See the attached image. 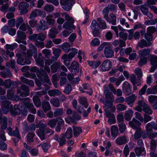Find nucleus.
Instances as JSON below:
<instances>
[{
  "instance_id": "nucleus-1",
  "label": "nucleus",
  "mask_w": 157,
  "mask_h": 157,
  "mask_svg": "<svg viewBox=\"0 0 157 157\" xmlns=\"http://www.w3.org/2000/svg\"><path fill=\"white\" fill-rule=\"evenodd\" d=\"M151 52V49L149 48H145L142 50L138 51L140 60L138 62V65L140 66H142L144 64L146 63L147 62V56L149 55Z\"/></svg>"
},
{
  "instance_id": "nucleus-2",
  "label": "nucleus",
  "mask_w": 157,
  "mask_h": 157,
  "mask_svg": "<svg viewBox=\"0 0 157 157\" xmlns=\"http://www.w3.org/2000/svg\"><path fill=\"white\" fill-rule=\"evenodd\" d=\"M11 115L15 116L19 115L21 113L24 115H26L27 112V108L24 106H22V103L19 104L18 107L14 106L12 109L10 110Z\"/></svg>"
},
{
  "instance_id": "nucleus-3",
  "label": "nucleus",
  "mask_w": 157,
  "mask_h": 157,
  "mask_svg": "<svg viewBox=\"0 0 157 157\" xmlns=\"http://www.w3.org/2000/svg\"><path fill=\"white\" fill-rule=\"evenodd\" d=\"M81 118V116L74 111L73 113L72 116H68L65 118V121L67 123L70 124L72 122L75 124H77V121L80 120Z\"/></svg>"
},
{
  "instance_id": "nucleus-4",
  "label": "nucleus",
  "mask_w": 157,
  "mask_h": 157,
  "mask_svg": "<svg viewBox=\"0 0 157 157\" xmlns=\"http://www.w3.org/2000/svg\"><path fill=\"white\" fill-rule=\"evenodd\" d=\"M90 27L92 30V33L94 37H99L100 36L99 30L98 28V23L97 21L93 20L92 21Z\"/></svg>"
},
{
  "instance_id": "nucleus-5",
  "label": "nucleus",
  "mask_w": 157,
  "mask_h": 157,
  "mask_svg": "<svg viewBox=\"0 0 157 157\" xmlns=\"http://www.w3.org/2000/svg\"><path fill=\"white\" fill-rule=\"evenodd\" d=\"M112 66V63L110 60L106 59L102 62L99 68H100L101 71H106L110 70Z\"/></svg>"
},
{
  "instance_id": "nucleus-6",
  "label": "nucleus",
  "mask_w": 157,
  "mask_h": 157,
  "mask_svg": "<svg viewBox=\"0 0 157 157\" xmlns=\"http://www.w3.org/2000/svg\"><path fill=\"white\" fill-rule=\"evenodd\" d=\"M79 89L82 93L86 92L90 96L91 95L93 94L92 89L88 84H83L82 85V87H80Z\"/></svg>"
},
{
  "instance_id": "nucleus-7",
  "label": "nucleus",
  "mask_w": 157,
  "mask_h": 157,
  "mask_svg": "<svg viewBox=\"0 0 157 157\" xmlns=\"http://www.w3.org/2000/svg\"><path fill=\"white\" fill-rule=\"evenodd\" d=\"M29 7L28 3L24 2H21L18 6V9L20 10L21 14L23 15L27 13Z\"/></svg>"
},
{
  "instance_id": "nucleus-8",
  "label": "nucleus",
  "mask_w": 157,
  "mask_h": 157,
  "mask_svg": "<svg viewBox=\"0 0 157 157\" xmlns=\"http://www.w3.org/2000/svg\"><path fill=\"white\" fill-rule=\"evenodd\" d=\"M29 46L30 48V50H28L26 53L24 52H21L20 54V56H24L28 58H29L32 55V51L34 50V51L36 52V48L35 47L33 44H29Z\"/></svg>"
},
{
  "instance_id": "nucleus-9",
  "label": "nucleus",
  "mask_w": 157,
  "mask_h": 157,
  "mask_svg": "<svg viewBox=\"0 0 157 157\" xmlns=\"http://www.w3.org/2000/svg\"><path fill=\"white\" fill-rule=\"evenodd\" d=\"M44 126H45L44 125L43 123H40L39 126V129L36 132L37 134L42 140L45 139V132L44 130V128H45Z\"/></svg>"
},
{
  "instance_id": "nucleus-10",
  "label": "nucleus",
  "mask_w": 157,
  "mask_h": 157,
  "mask_svg": "<svg viewBox=\"0 0 157 157\" xmlns=\"http://www.w3.org/2000/svg\"><path fill=\"white\" fill-rule=\"evenodd\" d=\"M60 4L63 6V8L66 11H69L71 8V4L70 0H60Z\"/></svg>"
},
{
  "instance_id": "nucleus-11",
  "label": "nucleus",
  "mask_w": 157,
  "mask_h": 157,
  "mask_svg": "<svg viewBox=\"0 0 157 157\" xmlns=\"http://www.w3.org/2000/svg\"><path fill=\"white\" fill-rule=\"evenodd\" d=\"M104 52L105 56L106 58H111L114 55L113 50L109 46L105 47Z\"/></svg>"
},
{
  "instance_id": "nucleus-12",
  "label": "nucleus",
  "mask_w": 157,
  "mask_h": 157,
  "mask_svg": "<svg viewBox=\"0 0 157 157\" xmlns=\"http://www.w3.org/2000/svg\"><path fill=\"white\" fill-rule=\"evenodd\" d=\"M54 138L55 140L59 142L60 146H63L66 143V140L63 134H61L60 137L58 135H55Z\"/></svg>"
},
{
  "instance_id": "nucleus-13",
  "label": "nucleus",
  "mask_w": 157,
  "mask_h": 157,
  "mask_svg": "<svg viewBox=\"0 0 157 157\" xmlns=\"http://www.w3.org/2000/svg\"><path fill=\"white\" fill-rule=\"evenodd\" d=\"M129 124L131 127L134 129H137L141 125V123L138 120L133 118L132 121H129Z\"/></svg>"
},
{
  "instance_id": "nucleus-14",
  "label": "nucleus",
  "mask_w": 157,
  "mask_h": 157,
  "mask_svg": "<svg viewBox=\"0 0 157 157\" xmlns=\"http://www.w3.org/2000/svg\"><path fill=\"white\" fill-rule=\"evenodd\" d=\"M148 100L154 109H157V96L150 95L148 97Z\"/></svg>"
},
{
  "instance_id": "nucleus-15",
  "label": "nucleus",
  "mask_w": 157,
  "mask_h": 157,
  "mask_svg": "<svg viewBox=\"0 0 157 157\" xmlns=\"http://www.w3.org/2000/svg\"><path fill=\"white\" fill-rule=\"evenodd\" d=\"M134 151L136 155L137 156H140L141 155L145 156L146 155V152L145 148L142 146L135 148Z\"/></svg>"
},
{
  "instance_id": "nucleus-16",
  "label": "nucleus",
  "mask_w": 157,
  "mask_h": 157,
  "mask_svg": "<svg viewBox=\"0 0 157 157\" xmlns=\"http://www.w3.org/2000/svg\"><path fill=\"white\" fill-rule=\"evenodd\" d=\"M137 98V97L134 94H132L130 96L126 97L125 99V102H127L128 105L132 107L135 101Z\"/></svg>"
},
{
  "instance_id": "nucleus-17",
  "label": "nucleus",
  "mask_w": 157,
  "mask_h": 157,
  "mask_svg": "<svg viewBox=\"0 0 157 157\" xmlns=\"http://www.w3.org/2000/svg\"><path fill=\"white\" fill-rule=\"evenodd\" d=\"M17 36L15 39L16 41L19 43L21 42V40H24L25 39L26 37L25 33L21 31H18L17 33Z\"/></svg>"
},
{
  "instance_id": "nucleus-18",
  "label": "nucleus",
  "mask_w": 157,
  "mask_h": 157,
  "mask_svg": "<svg viewBox=\"0 0 157 157\" xmlns=\"http://www.w3.org/2000/svg\"><path fill=\"white\" fill-rule=\"evenodd\" d=\"M61 65L62 64L60 62H57L53 64L51 66L52 72L54 73L56 72L57 71H60Z\"/></svg>"
},
{
  "instance_id": "nucleus-19",
  "label": "nucleus",
  "mask_w": 157,
  "mask_h": 157,
  "mask_svg": "<svg viewBox=\"0 0 157 157\" xmlns=\"http://www.w3.org/2000/svg\"><path fill=\"white\" fill-rule=\"evenodd\" d=\"M0 101L1 103L2 106L12 107V105H10L11 102L7 100L6 97L4 96H2L0 98Z\"/></svg>"
},
{
  "instance_id": "nucleus-20",
  "label": "nucleus",
  "mask_w": 157,
  "mask_h": 157,
  "mask_svg": "<svg viewBox=\"0 0 157 157\" xmlns=\"http://www.w3.org/2000/svg\"><path fill=\"white\" fill-rule=\"evenodd\" d=\"M98 23V26L99 28L105 29L107 28V26L105 21L101 18H98L97 19Z\"/></svg>"
},
{
  "instance_id": "nucleus-21",
  "label": "nucleus",
  "mask_w": 157,
  "mask_h": 157,
  "mask_svg": "<svg viewBox=\"0 0 157 157\" xmlns=\"http://www.w3.org/2000/svg\"><path fill=\"white\" fill-rule=\"evenodd\" d=\"M40 75V76H42L44 77V81L46 82L48 84H49L50 82V80L49 78V77L47 74L46 71L42 68H40L38 71Z\"/></svg>"
},
{
  "instance_id": "nucleus-22",
  "label": "nucleus",
  "mask_w": 157,
  "mask_h": 157,
  "mask_svg": "<svg viewBox=\"0 0 157 157\" xmlns=\"http://www.w3.org/2000/svg\"><path fill=\"white\" fill-rule=\"evenodd\" d=\"M105 19L106 21L109 23L113 25H115L116 24V17L114 14H110Z\"/></svg>"
},
{
  "instance_id": "nucleus-23",
  "label": "nucleus",
  "mask_w": 157,
  "mask_h": 157,
  "mask_svg": "<svg viewBox=\"0 0 157 157\" xmlns=\"http://www.w3.org/2000/svg\"><path fill=\"white\" fill-rule=\"evenodd\" d=\"M116 142L118 145H122L127 142V140L125 136H122L118 137L116 140Z\"/></svg>"
},
{
  "instance_id": "nucleus-24",
  "label": "nucleus",
  "mask_w": 157,
  "mask_h": 157,
  "mask_svg": "<svg viewBox=\"0 0 157 157\" xmlns=\"http://www.w3.org/2000/svg\"><path fill=\"white\" fill-rule=\"evenodd\" d=\"M152 45V43L150 41H147L144 39L140 40V42L138 43L137 46L141 48L151 46Z\"/></svg>"
},
{
  "instance_id": "nucleus-25",
  "label": "nucleus",
  "mask_w": 157,
  "mask_h": 157,
  "mask_svg": "<svg viewBox=\"0 0 157 157\" xmlns=\"http://www.w3.org/2000/svg\"><path fill=\"white\" fill-rule=\"evenodd\" d=\"M104 93L107 99L109 100H113L114 99V97L113 94L109 91L108 87H105Z\"/></svg>"
},
{
  "instance_id": "nucleus-26",
  "label": "nucleus",
  "mask_w": 157,
  "mask_h": 157,
  "mask_svg": "<svg viewBox=\"0 0 157 157\" xmlns=\"http://www.w3.org/2000/svg\"><path fill=\"white\" fill-rule=\"evenodd\" d=\"M138 105L135 108V109L140 112L142 111V108L147 104L144 101L140 100L138 102Z\"/></svg>"
},
{
  "instance_id": "nucleus-27",
  "label": "nucleus",
  "mask_w": 157,
  "mask_h": 157,
  "mask_svg": "<svg viewBox=\"0 0 157 157\" xmlns=\"http://www.w3.org/2000/svg\"><path fill=\"white\" fill-rule=\"evenodd\" d=\"M111 136L114 138L116 137L118 134V127L116 125H112L110 129Z\"/></svg>"
},
{
  "instance_id": "nucleus-28",
  "label": "nucleus",
  "mask_w": 157,
  "mask_h": 157,
  "mask_svg": "<svg viewBox=\"0 0 157 157\" xmlns=\"http://www.w3.org/2000/svg\"><path fill=\"white\" fill-rule=\"evenodd\" d=\"M88 65L92 67V68L96 69L98 67L101 63V61L100 60L94 61H88Z\"/></svg>"
},
{
  "instance_id": "nucleus-29",
  "label": "nucleus",
  "mask_w": 157,
  "mask_h": 157,
  "mask_svg": "<svg viewBox=\"0 0 157 157\" xmlns=\"http://www.w3.org/2000/svg\"><path fill=\"white\" fill-rule=\"evenodd\" d=\"M20 79L22 82L31 86L33 87L34 85V82L33 80H29L23 76L21 77Z\"/></svg>"
},
{
  "instance_id": "nucleus-30",
  "label": "nucleus",
  "mask_w": 157,
  "mask_h": 157,
  "mask_svg": "<svg viewBox=\"0 0 157 157\" xmlns=\"http://www.w3.org/2000/svg\"><path fill=\"white\" fill-rule=\"evenodd\" d=\"M133 112L132 109L126 111L124 114L125 119L127 121H130L133 116Z\"/></svg>"
},
{
  "instance_id": "nucleus-31",
  "label": "nucleus",
  "mask_w": 157,
  "mask_h": 157,
  "mask_svg": "<svg viewBox=\"0 0 157 157\" xmlns=\"http://www.w3.org/2000/svg\"><path fill=\"white\" fill-rule=\"evenodd\" d=\"M7 118L5 116H3L2 118L0 120V123L2 124L1 129L2 130H5L7 128Z\"/></svg>"
},
{
  "instance_id": "nucleus-32",
  "label": "nucleus",
  "mask_w": 157,
  "mask_h": 157,
  "mask_svg": "<svg viewBox=\"0 0 157 157\" xmlns=\"http://www.w3.org/2000/svg\"><path fill=\"white\" fill-rule=\"evenodd\" d=\"M58 33V31L56 28L53 27L50 30L48 36L50 38H53L56 37V35Z\"/></svg>"
},
{
  "instance_id": "nucleus-33",
  "label": "nucleus",
  "mask_w": 157,
  "mask_h": 157,
  "mask_svg": "<svg viewBox=\"0 0 157 157\" xmlns=\"http://www.w3.org/2000/svg\"><path fill=\"white\" fill-rule=\"evenodd\" d=\"M42 108L45 112L50 110L51 106L49 102L46 101L44 100L42 103Z\"/></svg>"
},
{
  "instance_id": "nucleus-34",
  "label": "nucleus",
  "mask_w": 157,
  "mask_h": 157,
  "mask_svg": "<svg viewBox=\"0 0 157 157\" xmlns=\"http://www.w3.org/2000/svg\"><path fill=\"white\" fill-rule=\"evenodd\" d=\"M72 128L74 136L75 137H78L80 133H82V131L80 127H76L73 126Z\"/></svg>"
},
{
  "instance_id": "nucleus-35",
  "label": "nucleus",
  "mask_w": 157,
  "mask_h": 157,
  "mask_svg": "<svg viewBox=\"0 0 157 157\" xmlns=\"http://www.w3.org/2000/svg\"><path fill=\"white\" fill-rule=\"evenodd\" d=\"M48 93L50 96H57L61 94L60 91L58 89L50 90L48 91Z\"/></svg>"
},
{
  "instance_id": "nucleus-36",
  "label": "nucleus",
  "mask_w": 157,
  "mask_h": 157,
  "mask_svg": "<svg viewBox=\"0 0 157 157\" xmlns=\"http://www.w3.org/2000/svg\"><path fill=\"white\" fill-rule=\"evenodd\" d=\"M142 134V131L141 127L138 128L136 129V131L134 135V138L135 140H138L141 138Z\"/></svg>"
},
{
  "instance_id": "nucleus-37",
  "label": "nucleus",
  "mask_w": 157,
  "mask_h": 157,
  "mask_svg": "<svg viewBox=\"0 0 157 157\" xmlns=\"http://www.w3.org/2000/svg\"><path fill=\"white\" fill-rule=\"evenodd\" d=\"M79 102L83 106L86 108H87L89 105L86 98L84 97H81L79 99Z\"/></svg>"
},
{
  "instance_id": "nucleus-38",
  "label": "nucleus",
  "mask_w": 157,
  "mask_h": 157,
  "mask_svg": "<svg viewBox=\"0 0 157 157\" xmlns=\"http://www.w3.org/2000/svg\"><path fill=\"white\" fill-rule=\"evenodd\" d=\"M52 17L53 16L52 14L48 15L46 17V22L49 25H53L55 23V21Z\"/></svg>"
},
{
  "instance_id": "nucleus-39",
  "label": "nucleus",
  "mask_w": 157,
  "mask_h": 157,
  "mask_svg": "<svg viewBox=\"0 0 157 157\" xmlns=\"http://www.w3.org/2000/svg\"><path fill=\"white\" fill-rule=\"evenodd\" d=\"M1 75L2 77L5 78H10L12 76L10 71L8 68L6 69V71H2L1 72Z\"/></svg>"
},
{
  "instance_id": "nucleus-40",
  "label": "nucleus",
  "mask_w": 157,
  "mask_h": 157,
  "mask_svg": "<svg viewBox=\"0 0 157 157\" xmlns=\"http://www.w3.org/2000/svg\"><path fill=\"white\" fill-rule=\"evenodd\" d=\"M70 46L68 42H65L62 45V48L66 53H67L71 51Z\"/></svg>"
},
{
  "instance_id": "nucleus-41",
  "label": "nucleus",
  "mask_w": 157,
  "mask_h": 157,
  "mask_svg": "<svg viewBox=\"0 0 157 157\" xmlns=\"http://www.w3.org/2000/svg\"><path fill=\"white\" fill-rule=\"evenodd\" d=\"M14 90L13 89H10L7 91V96L8 99L12 101H14Z\"/></svg>"
},
{
  "instance_id": "nucleus-42",
  "label": "nucleus",
  "mask_w": 157,
  "mask_h": 157,
  "mask_svg": "<svg viewBox=\"0 0 157 157\" xmlns=\"http://www.w3.org/2000/svg\"><path fill=\"white\" fill-rule=\"evenodd\" d=\"M149 58L151 65H157V56L155 55H150Z\"/></svg>"
},
{
  "instance_id": "nucleus-43",
  "label": "nucleus",
  "mask_w": 157,
  "mask_h": 157,
  "mask_svg": "<svg viewBox=\"0 0 157 157\" xmlns=\"http://www.w3.org/2000/svg\"><path fill=\"white\" fill-rule=\"evenodd\" d=\"M33 100L35 106L37 107H40L41 105V103L39 98L37 96H34L33 97Z\"/></svg>"
},
{
  "instance_id": "nucleus-44",
  "label": "nucleus",
  "mask_w": 157,
  "mask_h": 157,
  "mask_svg": "<svg viewBox=\"0 0 157 157\" xmlns=\"http://www.w3.org/2000/svg\"><path fill=\"white\" fill-rule=\"evenodd\" d=\"M153 124V121H152L150 123H148L146 125V131L147 134H148L149 132H151L152 131Z\"/></svg>"
},
{
  "instance_id": "nucleus-45",
  "label": "nucleus",
  "mask_w": 157,
  "mask_h": 157,
  "mask_svg": "<svg viewBox=\"0 0 157 157\" xmlns=\"http://www.w3.org/2000/svg\"><path fill=\"white\" fill-rule=\"evenodd\" d=\"M50 103L55 107H58L60 105L59 100L57 98L52 99L50 101Z\"/></svg>"
},
{
  "instance_id": "nucleus-46",
  "label": "nucleus",
  "mask_w": 157,
  "mask_h": 157,
  "mask_svg": "<svg viewBox=\"0 0 157 157\" xmlns=\"http://www.w3.org/2000/svg\"><path fill=\"white\" fill-rule=\"evenodd\" d=\"M6 46L7 51H9V50L13 51L17 48V44L16 43H14L11 44H6Z\"/></svg>"
},
{
  "instance_id": "nucleus-47",
  "label": "nucleus",
  "mask_w": 157,
  "mask_h": 157,
  "mask_svg": "<svg viewBox=\"0 0 157 157\" xmlns=\"http://www.w3.org/2000/svg\"><path fill=\"white\" fill-rule=\"evenodd\" d=\"M48 29V25H46L42 24L40 25L37 26L36 28V30L39 32L44 31Z\"/></svg>"
},
{
  "instance_id": "nucleus-48",
  "label": "nucleus",
  "mask_w": 157,
  "mask_h": 157,
  "mask_svg": "<svg viewBox=\"0 0 157 157\" xmlns=\"http://www.w3.org/2000/svg\"><path fill=\"white\" fill-rule=\"evenodd\" d=\"M64 136L68 139L72 137V130L71 128L69 127L67 129Z\"/></svg>"
},
{
  "instance_id": "nucleus-49",
  "label": "nucleus",
  "mask_w": 157,
  "mask_h": 157,
  "mask_svg": "<svg viewBox=\"0 0 157 157\" xmlns=\"http://www.w3.org/2000/svg\"><path fill=\"white\" fill-rule=\"evenodd\" d=\"M63 113V109L61 108H57L54 112V115L55 117L61 116Z\"/></svg>"
},
{
  "instance_id": "nucleus-50",
  "label": "nucleus",
  "mask_w": 157,
  "mask_h": 157,
  "mask_svg": "<svg viewBox=\"0 0 157 157\" xmlns=\"http://www.w3.org/2000/svg\"><path fill=\"white\" fill-rule=\"evenodd\" d=\"M140 7V10L142 13L145 15L147 14V13L149 11L147 5L144 4L141 5Z\"/></svg>"
},
{
  "instance_id": "nucleus-51",
  "label": "nucleus",
  "mask_w": 157,
  "mask_h": 157,
  "mask_svg": "<svg viewBox=\"0 0 157 157\" xmlns=\"http://www.w3.org/2000/svg\"><path fill=\"white\" fill-rule=\"evenodd\" d=\"M57 121L56 119H52L50 120L47 123V124L51 128L55 127L56 125Z\"/></svg>"
},
{
  "instance_id": "nucleus-52",
  "label": "nucleus",
  "mask_w": 157,
  "mask_h": 157,
  "mask_svg": "<svg viewBox=\"0 0 157 157\" xmlns=\"http://www.w3.org/2000/svg\"><path fill=\"white\" fill-rule=\"evenodd\" d=\"M26 108L27 107L32 113L34 114L36 113V109L34 108V105L32 103H30L26 106Z\"/></svg>"
},
{
  "instance_id": "nucleus-53",
  "label": "nucleus",
  "mask_w": 157,
  "mask_h": 157,
  "mask_svg": "<svg viewBox=\"0 0 157 157\" xmlns=\"http://www.w3.org/2000/svg\"><path fill=\"white\" fill-rule=\"evenodd\" d=\"M119 131L121 133H123L126 129V125L124 123H121L118 124Z\"/></svg>"
},
{
  "instance_id": "nucleus-54",
  "label": "nucleus",
  "mask_w": 157,
  "mask_h": 157,
  "mask_svg": "<svg viewBox=\"0 0 157 157\" xmlns=\"http://www.w3.org/2000/svg\"><path fill=\"white\" fill-rule=\"evenodd\" d=\"M143 110L145 112L149 114H151L153 112L150 106L147 104L144 107L142 108V110Z\"/></svg>"
},
{
  "instance_id": "nucleus-55",
  "label": "nucleus",
  "mask_w": 157,
  "mask_h": 157,
  "mask_svg": "<svg viewBox=\"0 0 157 157\" xmlns=\"http://www.w3.org/2000/svg\"><path fill=\"white\" fill-rule=\"evenodd\" d=\"M35 135V134L33 132L29 133L27 135V141L29 143H31L33 141V137Z\"/></svg>"
},
{
  "instance_id": "nucleus-56",
  "label": "nucleus",
  "mask_w": 157,
  "mask_h": 157,
  "mask_svg": "<svg viewBox=\"0 0 157 157\" xmlns=\"http://www.w3.org/2000/svg\"><path fill=\"white\" fill-rule=\"evenodd\" d=\"M54 9L53 6L51 5H47L44 7V10L48 12H52Z\"/></svg>"
},
{
  "instance_id": "nucleus-57",
  "label": "nucleus",
  "mask_w": 157,
  "mask_h": 157,
  "mask_svg": "<svg viewBox=\"0 0 157 157\" xmlns=\"http://www.w3.org/2000/svg\"><path fill=\"white\" fill-rule=\"evenodd\" d=\"M73 51L70 52L68 55V59H71L75 57L78 52V50L75 48H73Z\"/></svg>"
},
{
  "instance_id": "nucleus-58",
  "label": "nucleus",
  "mask_w": 157,
  "mask_h": 157,
  "mask_svg": "<svg viewBox=\"0 0 157 157\" xmlns=\"http://www.w3.org/2000/svg\"><path fill=\"white\" fill-rule=\"evenodd\" d=\"M38 9H35L32 11L30 16L29 18L30 19H33L35 18L38 14Z\"/></svg>"
},
{
  "instance_id": "nucleus-59",
  "label": "nucleus",
  "mask_w": 157,
  "mask_h": 157,
  "mask_svg": "<svg viewBox=\"0 0 157 157\" xmlns=\"http://www.w3.org/2000/svg\"><path fill=\"white\" fill-rule=\"evenodd\" d=\"M42 53L47 58H49L50 57L51 54L49 50L45 49L42 51Z\"/></svg>"
},
{
  "instance_id": "nucleus-60",
  "label": "nucleus",
  "mask_w": 157,
  "mask_h": 157,
  "mask_svg": "<svg viewBox=\"0 0 157 157\" xmlns=\"http://www.w3.org/2000/svg\"><path fill=\"white\" fill-rule=\"evenodd\" d=\"M127 107V106L125 105L122 104H119L117 105V109L118 111H123L125 110Z\"/></svg>"
},
{
  "instance_id": "nucleus-61",
  "label": "nucleus",
  "mask_w": 157,
  "mask_h": 157,
  "mask_svg": "<svg viewBox=\"0 0 157 157\" xmlns=\"http://www.w3.org/2000/svg\"><path fill=\"white\" fill-rule=\"evenodd\" d=\"M36 63L41 67H44V64L43 60L41 57L39 56L36 59Z\"/></svg>"
},
{
  "instance_id": "nucleus-62",
  "label": "nucleus",
  "mask_w": 157,
  "mask_h": 157,
  "mask_svg": "<svg viewBox=\"0 0 157 157\" xmlns=\"http://www.w3.org/2000/svg\"><path fill=\"white\" fill-rule=\"evenodd\" d=\"M46 35L42 33H39L37 34V40H39L40 41H44L46 38Z\"/></svg>"
},
{
  "instance_id": "nucleus-63",
  "label": "nucleus",
  "mask_w": 157,
  "mask_h": 157,
  "mask_svg": "<svg viewBox=\"0 0 157 157\" xmlns=\"http://www.w3.org/2000/svg\"><path fill=\"white\" fill-rule=\"evenodd\" d=\"M156 30V28L154 26H150L147 29V33L152 34L154 33Z\"/></svg>"
},
{
  "instance_id": "nucleus-64",
  "label": "nucleus",
  "mask_w": 157,
  "mask_h": 157,
  "mask_svg": "<svg viewBox=\"0 0 157 157\" xmlns=\"http://www.w3.org/2000/svg\"><path fill=\"white\" fill-rule=\"evenodd\" d=\"M72 89L71 85L70 84H68L65 88L64 92L65 94H69L71 91Z\"/></svg>"
}]
</instances>
